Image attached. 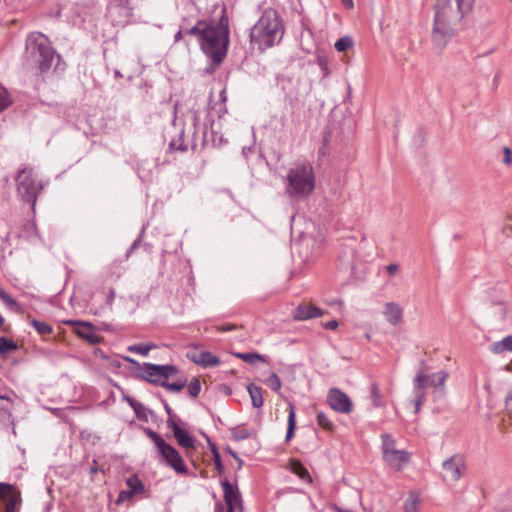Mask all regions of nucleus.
Wrapping results in <instances>:
<instances>
[{"label":"nucleus","instance_id":"1","mask_svg":"<svg viewBox=\"0 0 512 512\" xmlns=\"http://www.w3.org/2000/svg\"><path fill=\"white\" fill-rule=\"evenodd\" d=\"M475 0H438L432 29V41L443 48L455 36L458 26L474 8Z\"/></svg>","mask_w":512,"mask_h":512},{"label":"nucleus","instance_id":"2","mask_svg":"<svg viewBox=\"0 0 512 512\" xmlns=\"http://www.w3.org/2000/svg\"><path fill=\"white\" fill-rule=\"evenodd\" d=\"M228 17L225 9L217 24L209 22L199 43L203 53L214 65H219L225 58L229 44Z\"/></svg>","mask_w":512,"mask_h":512},{"label":"nucleus","instance_id":"3","mask_svg":"<svg viewBox=\"0 0 512 512\" xmlns=\"http://www.w3.org/2000/svg\"><path fill=\"white\" fill-rule=\"evenodd\" d=\"M23 58L26 64L37 67L39 74L47 73L55 60H61L48 37L38 31L27 35Z\"/></svg>","mask_w":512,"mask_h":512},{"label":"nucleus","instance_id":"4","mask_svg":"<svg viewBox=\"0 0 512 512\" xmlns=\"http://www.w3.org/2000/svg\"><path fill=\"white\" fill-rule=\"evenodd\" d=\"M283 34L284 27L278 13L273 9H268L251 28L250 43L262 52L278 44Z\"/></svg>","mask_w":512,"mask_h":512},{"label":"nucleus","instance_id":"5","mask_svg":"<svg viewBox=\"0 0 512 512\" xmlns=\"http://www.w3.org/2000/svg\"><path fill=\"white\" fill-rule=\"evenodd\" d=\"M285 193L295 199L308 198L315 189L316 179L312 164L308 161L295 163L286 175Z\"/></svg>","mask_w":512,"mask_h":512},{"label":"nucleus","instance_id":"6","mask_svg":"<svg viewBox=\"0 0 512 512\" xmlns=\"http://www.w3.org/2000/svg\"><path fill=\"white\" fill-rule=\"evenodd\" d=\"M448 376L449 374L444 370L429 375L426 374L423 369L418 370L413 379V402L415 405V412H419L428 387H432L434 389V393L438 394V396L443 394L444 385Z\"/></svg>","mask_w":512,"mask_h":512},{"label":"nucleus","instance_id":"7","mask_svg":"<svg viewBox=\"0 0 512 512\" xmlns=\"http://www.w3.org/2000/svg\"><path fill=\"white\" fill-rule=\"evenodd\" d=\"M16 184L18 195L34 208L37 196L44 188L43 183L36 182L31 168H24L18 172Z\"/></svg>","mask_w":512,"mask_h":512},{"label":"nucleus","instance_id":"8","mask_svg":"<svg viewBox=\"0 0 512 512\" xmlns=\"http://www.w3.org/2000/svg\"><path fill=\"white\" fill-rule=\"evenodd\" d=\"M147 434L157 447L166 464L179 474H187V468L179 452L173 446L166 443L161 435L155 431L148 429Z\"/></svg>","mask_w":512,"mask_h":512},{"label":"nucleus","instance_id":"9","mask_svg":"<svg viewBox=\"0 0 512 512\" xmlns=\"http://www.w3.org/2000/svg\"><path fill=\"white\" fill-rule=\"evenodd\" d=\"M382 451L384 460L395 470H401L409 462V454L405 450H397L393 438L388 434L382 435Z\"/></svg>","mask_w":512,"mask_h":512},{"label":"nucleus","instance_id":"10","mask_svg":"<svg viewBox=\"0 0 512 512\" xmlns=\"http://www.w3.org/2000/svg\"><path fill=\"white\" fill-rule=\"evenodd\" d=\"M0 504L4 506V512H16L21 504V493L13 485L0 483Z\"/></svg>","mask_w":512,"mask_h":512},{"label":"nucleus","instance_id":"11","mask_svg":"<svg viewBox=\"0 0 512 512\" xmlns=\"http://www.w3.org/2000/svg\"><path fill=\"white\" fill-rule=\"evenodd\" d=\"M327 402L331 409L341 414H349L353 410L349 396L338 388H331L328 391Z\"/></svg>","mask_w":512,"mask_h":512},{"label":"nucleus","instance_id":"12","mask_svg":"<svg viewBox=\"0 0 512 512\" xmlns=\"http://www.w3.org/2000/svg\"><path fill=\"white\" fill-rule=\"evenodd\" d=\"M127 489L122 490L116 500V504H121L136 496H142L146 493V488L137 475L130 476L126 480Z\"/></svg>","mask_w":512,"mask_h":512},{"label":"nucleus","instance_id":"13","mask_svg":"<svg viewBox=\"0 0 512 512\" xmlns=\"http://www.w3.org/2000/svg\"><path fill=\"white\" fill-rule=\"evenodd\" d=\"M65 323L74 327V332L88 343L97 344L100 342V337L91 323L78 320H68Z\"/></svg>","mask_w":512,"mask_h":512},{"label":"nucleus","instance_id":"14","mask_svg":"<svg viewBox=\"0 0 512 512\" xmlns=\"http://www.w3.org/2000/svg\"><path fill=\"white\" fill-rule=\"evenodd\" d=\"M464 464L458 457H451L443 462V479L448 483L458 481L463 473Z\"/></svg>","mask_w":512,"mask_h":512},{"label":"nucleus","instance_id":"15","mask_svg":"<svg viewBox=\"0 0 512 512\" xmlns=\"http://www.w3.org/2000/svg\"><path fill=\"white\" fill-rule=\"evenodd\" d=\"M188 359L204 368L216 367L220 364V359L209 351H192L187 353Z\"/></svg>","mask_w":512,"mask_h":512},{"label":"nucleus","instance_id":"16","mask_svg":"<svg viewBox=\"0 0 512 512\" xmlns=\"http://www.w3.org/2000/svg\"><path fill=\"white\" fill-rule=\"evenodd\" d=\"M168 426L173 430V435L177 443L186 449L195 447V439L183 428H181L171 418L167 421Z\"/></svg>","mask_w":512,"mask_h":512},{"label":"nucleus","instance_id":"17","mask_svg":"<svg viewBox=\"0 0 512 512\" xmlns=\"http://www.w3.org/2000/svg\"><path fill=\"white\" fill-rule=\"evenodd\" d=\"M209 22L207 20H197L194 25H190L189 20L185 18L182 20L183 31H185L186 36L195 37L197 42L200 43Z\"/></svg>","mask_w":512,"mask_h":512},{"label":"nucleus","instance_id":"18","mask_svg":"<svg viewBox=\"0 0 512 512\" xmlns=\"http://www.w3.org/2000/svg\"><path fill=\"white\" fill-rule=\"evenodd\" d=\"M221 486L224 493V500L227 506H240L241 496L238 488L232 485L227 479L221 481Z\"/></svg>","mask_w":512,"mask_h":512},{"label":"nucleus","instance_id":"19","mask_svg":"<svg viewBox=\"0 0 512 512\" xmlns=\"http://www.w3.org/2000/svg\"><path fill=\"white\" fill-rule=\"evenodd\" d=\"M383 315L389 324L396 326L403 320V309L396 302H388L385 304Z\"/></svg>","mask_w":512,"mask_h":512},{"label":"nucleus","instance_id":"20","mask_svg":"<svg viewBox=\"0 0 512 512\" xmlns=\"http://www.w3.org/2000/svg\"><path fill=\"white\" fill-rule=\"evenodd\" d=\"M323 314L322 310L309 305V304H303L299 305L294 313V318L297 320H307L311 318L319 317Z\"/></svg>","mask_w":512,"mask_h":512},{"label":"nucleus","instance_id":"21","mask_svg":"<svg viewBox=\"0 0 512 512\" xmlns=\"http://www.w3.org/2000/svg\"><path fill=\"white\" fill-rule=\"evenodd\" d=\"M489 350L494 354H501L505 351L512 352V335H508L500 341L491 343Z\"/></svg>","mask_w":512,"mask_h":512},{"label":"nucleus","instance_id":"22","mask_svg":"<svg viewBox=\"0 0 512 512\" xmlns=\"http://www.w3.org/2000/svg\"><path fill=\"white\" fill-rule=\"evenodd\" d=\"M153 367H158V365L151 363L144 364L143 378L150 383L161 385V382L164 381L162 373L160 374V372L153 370Z\"/></svg>","mask_w":512,"mask_h":512},{"label":"nucleus","instance_id":"23","mask_svg":"<svg viewBox=\"0 0 512 512\" xmlns=\"http://www.w3.org/2000/svg\"><path fill=\"white\" fill-rule=\"evenodd\" d=\"M339 267L344 270H352L354 268V251L346 249L339 255Z\"/></svg>","mask_w":512,"mask_h":512},{"label":"nucleus","instance_id":"24","mask_svg":"<svg viewBox=\"0 0 512 512\" xmlns=\"http://www.w3.org/2000/svg\"><path fill=\"white\" fill-rule=\"evenodd\" d=\"M421 502L420 493L418 491H410L408 498L404 503L405 512H417Z\"/></svg>","mask_w":512,"mask_h":512},{"label":"nucleus","instance_id":"25","mask_svg":"<svg viewBox=\"0 0 512 512\" xmlns=\"http://www.w3.org/2000/svg\"><path fill=\"white\" fill-rule=\"evenodd\" d=\"M247 390L249 392L253 407L260 408L263 406V395L262 389L253 384L248 385Z\"/></svg>","mask_w":512,"mask_h":512},{"label":"nucleus","instance_id":"26","mask_svg":"<svg viewBox=\"0 0 512 512\" xmlns=\"http://www.w3.org/2000/svg\"><path fill=\"white\" fill-rule=\"evenodd\" d=\"M291 470L294 474H296L303 481H306L307 483H312V478H311L308 470L303 466V464L301 462L293 461L291 463Z\"/></svg>","mask_w":512,"mask_h":512},{"label":"nucleus","instance_id":"27","mask_svg":"<svg viewBox=\"0 0 512 512\" xmlns=\"http://www.w3.org/2000/svg\"><path fill=\"white\" fill-rule=\"evenodd\" d=\"M230 432L235 441H243L251 436V432L244 425L233 427L230 429Z\"/></svg>","mask_w":512,"mask_h":512},{"label":"nucleus","instance_id":"28","mask_svg":"<svg viewBox=\"0 0 512 512\" xmlns=\"http://www.w3.org/2000/svg\"><path fill=\"white\" fill-rule=\"evenodd\" d=\"M296 427V414L295 408L292 404L289 405V415H288V427L286 433V441H289L293 435Z\"/></svg>","mask_w":512,"mask_h":512},{"label":"nucleus","instance_id":"29","mask_svg":"<svg viewBox=\"0 0 512 512\" xmlns=\"http://www.w3.org/2000/svg\"><path fill=\"white\" fill-rule=\"evenodd\" d=\"M0 299L12 311L19 312L21 310L18 302L12 298L5 290L0 288Z\"/></svg>","mask_w":512,"mask_h":512},{"label":"nucleus","instance_id":"30","mask_svg":"<svg viewBox=\"0 0 512 512\" xmlns=\"http://www.w3.org/2000/svg\"><path fill=\"white\" fill-rule=\"evenodd\" d=\"M316 421L317 424L324 430L334 431L335 429L334 423L328 418V416L324 412H317Z\"/></svg>","mask_w":512,"mask_h":512},{"label":"nucleus","instance_id":"31","mask_svg":"<svg viewBox=\"0 0 512 512\" xmlns=\"http://www.w3.org/2000/svg\"><path fill=\"white\" fill-rule=\"evenodd\" d=\"M235 356L243 361H245L246 363H249V364H256L257 361H265L264 360V357L262 355H260L259 353H256V352H251V353H236Z\"/></svg>","mask_w":512,"mask_h":512},{"label":"nucleus","instance_id":"32","mask_svg":"<svg viewBox=\"0 0 512 512\" xmlns=\"http://www.w3.org/2000/svg\"><path fill=\"white\" fill-rule=\"evenodd\" d=\"M31 325L40 335H49L53 332V328L46 322L33 319Z\"/></svg>","mask_w":512,"mask_h":512},{"label":"nucleus","instance_id":"33","mask_svg":"<svg viewBox=\"0 0 512 512\" xmlns=\"http://www.w3.org/2000/svg\"><path fill=\"white\" fill-rule=\"evenodd\" d=\"M370 399L374 407L383 406L382 395L377 384L372 383L370 386Z\"/></svg>","mask_w":512,"mask_h":512},{"label":"nucleus","instance_id":"34","mask_svg":"<svg viewBox=\"0 0 512 512\" xmlns=\"http://www.w3.org/2000/svg\"><path fill=\"white\" fill-rule=\"evenodd\" d=\"M353 44H354V42H353L352 37L344 36V37L339 38L335 42L334 47L338 52H344V51L348 50L349 48H351L353 46Z\"/></svg>","mask_w":512,"mask_h":512},{"label":"nucleus","instance_id":"35","mask_svg":"<svg viewBox=\"0 0 512 512\" xmlns=\"http://www.w3.org/2000/svg\"><path fill=\"white\" fill-rule=\"evenodd\" d=\"M266 385L273 391L279 392L282 387V382L276 373H271L270 376L265 380Z\"/></svg>","mask_w":512,"mask_h":512},{"label":"nucleus","instance_id":"36","mask_svg":"<svg viewBox=\"0 0 512 512\" xmlns=\"http://www.w3.org/2000/svg\"><path fill=\"white\" fill-rule=\"evenodd\" d=\"M155 371L162 373V377L164 380H167L169 376L174 375L177 372V368L174 365H158V367L152 368Z\"/></svg>","mask_w":512,"mask_h":512},{"label":"nucleus","instance_id":"37","mask_svg":"<svg viewBox=\"0 0 512 512\" xmlns=\"http://www.w3.org/2000/svg\"><path fill=\"white\" fill-rule=\"evenodd\" d=\"M17 345L6 337H0V354H6L12 350H15Z\"/></svg>","mask_w":512,"mask_h":512},{"label":"nucleus","instance_id":"38","mask_svg":"<svg viewBox=\"0 0 512 512\" xmlns=\"http://www.w3.org/2000/svg\"><path fill=\"white\" fill-rule=\"evenodd\" d=\"M11 104V99L8 94V91L5 87L0 85V112L8 108Z\"/></svg>","mask_w":512,"mask_h":512},{"label":"nucleus","instance_id":"39","mask_svg":"<svg viewBox=\"0 0 512 512\" xmlns=\"http://www.w3.org/2000/svg\"><path fill=\"white\" fill-rule=\"evenodd\" d=\"M186 381L168 383L166 380L161 382V386L170 392H179L185 387Z\"/></svg>","mask_w":512,"mask_h":512},{"label":"nucleus","instance_id":"40","mask_svg":"<svg viewBox=\"0 0 512 512\" xmlns=\"http://www.w3.org/2000/svg\"><path fill=\"white\" fill-rule=\"evenodd\" d=\"M201 391V383L198 378H193L188 385V392L191 397H197Z\"/></svg>","mask_w":512,"mask_h":512},{"label":"nucleus","instance_id":"41","mask_svg":"<svg viewBox=\"0 0 512 512\" xmlns=\"http://www.w3.org/2000/svg\"><path fill=\"white\" fill-rule=\"evenodd\" d=\"M212 454L215 468L219 474L224 472V467L221 461V456L215 445L212 446Z\"/></svg>","mask_w":512,"mask_h":512},{"label":"nucleus","instance_id":"42","mask_svg":"<svg viewBox=\"0 0 512 512\" xmlns=\"http://www.w3.org/2000/svg\"><path fill=\"white\" fill-rule=\"evenodd\" d=\"M151 349H152L151 345H145V344H135V345L129 347V351L141 354L143 356H146Z\"/></svg>","mask_w":512,"mask_h":512},{"label":"nucleus","instance_id":"43","mask_svg":"<svg viewBox=\"0 0 512 512\" xmlns=\"http://www.w3.org/2000/svg\"><path fill=\"white\" fill-rule=\"evenodd\" d=\"M503 163L507 166L512 164V151L509 147L503 148Z\"/></svg>","mask_w":512,"mask_h":512},{"label":"nucleus","instance_id":"44","mask_svg":"<svg viewBox=\"0 0 512 512\" xmlns=\"http://www.w3.org/2000/svg\"><path fill=\"white\" fill-rule=\"evenodd\" d=\"M212 109L216 110L219 118H222L227 113V107L225 103H217L214 107H212Z\"/></svg>","mask_w":512,"mask_h":512},{"label":"nucleus","instance_id":"45","mask_svg":"<svg viewBox=\"0 0 512 512\" xmlns=\"http://www.w3.org/2000/svg\"><path fill=\"white\" fill-rule=\"evenodd\" d=\"M505 406L506 410L509 414H512V388L507 393V396L505 398Z\"/></svg>","mask_w":512,"mask_h":512},{"label":"nucleus","instance_id":"46","mask_svg":"<svg viewBox=\"0 0 512 512\" xmlns=\"http://www.w3.org/2000/svg\"><path fill=\"white\" fill-rule=\"evenodd\" d=\"M338 321L337 320H330L323 324V327L328 330H335L338 327Z\"/></svg>","mask_w":512,"mask_h":512},{"label":"nucleus","instance_id":"47","mask_svg":"<svg viewBox=\"0 0 512 512\" xmlns=\"http://www.w3.org/2000/svg\"><path fill=\"white\" fill-rule=\"evenodd\" d=\"M185 31H183V24H180L179 31L174 36V42H179L181 39L185 37Z\"/></svg>","mask_w":512,"mask_h":512},{"label":"nucleus","instance_id":"48","mask_svg":"<svg viewBox=\"0 0 512 512\" xmlns=\"http://www.w3.org/2000/svg\"><path fill=\"white\" fill-rule=\"evenodd\" d=\"M387 271L390 275H394L399 271V266L397 264H389L387 266Z\"/></svg>","mask_w":512,"mask_h":512},{"label":"nucleus","instance_id":"49","mask_svg":"<svg viewBox=\"0 0 512 512\" xmlns=\"http://www.w3.org/2000/svg\"><path fill=\"white\" fill-rule=\"evenodd\" d=\"M128 402L130 406L135 410V412H138V409L143 407L141 403L137 402L134 399H129Z\"/></svg>","mask_w":512,"mask_h":512},{"label":"nucleus","instance_id":"50","mask_svg":"<svg viewBox=\"0 0 512 512\" xmlns=\"http://www.w3.org/2000/svg\"><path fill=\"white\" fill-rule=\"evenodd\" d=\"M114 298H115V292H114V290H113V289H110V290H109V294H108V296H107V304H108L109 306H111V305H112Z\"/></svg>","mask_w":512,"mask_h":512},{"label":"nucleus","instance_id":"51","mask_svg":"<svg viewBox=\"0 0 512 512\" xmlns=\"http://www.w3.org/2000/svg\"><path fill=\"white\" fill-rule=\"evenodd\" d=\"M141 243V237H138L131 245L129 252L131 253L133 250H135Z\"/></svg>","mask_w":512,"mask_h":512},{"label":"nucleus","instance_id":"52","mask_svg":"<svg viewBox=\"0 0 512 512\" xmlns=\"http://www.w3.org/2000/svg\"><path fill=\"white\" fill-rule=\"evenodd\" d=\"M219 97H220V101H219V103H225V104H226L227 96H226V91H225V90H222V91L220 92Z\"/></svg>","mask_w":512,"mask_h":512},{"label":"nucleus","instance_id":"53","mask_svg":"<svg viewBox=\"0 0 512 512\" xmlns=\"http://www.w3.org/2000/svg\"><path fill=\"white\" fill-rule=\"evenodd\" d=\"M233 329H235V326L234 325H230V324L229 325H223V326H221L219 328V330L223 331V332L230 331V330H233Z\"/></svg>","mask_w":512,"mask_h":512},{"label":"nucleus","instance_id":"54","mask_svg":"<svg viewBox=\"0 0 512 512\" xmlns=\"http://www.w3.org/2000/svg\"><path fill=\"white\" fill-rule=\"evenodd\" d=\"M204 126H205V128H204V131H203V145H206L207 142H208V140H207V128H208V126H207L206 123H205Z\"/></svg>","mask_w":512,"mask_h":512},{"label":"nucleus","instance_id":"55","mask_svg":"<svg viewBox=\"0 0 512 512\" xmlns=\"http://www.w3.org/2000/svg\"><path fill=\"white\" fill-rule=\"evenodd\" d=\"M229 453L237 459V461L239 462V466L238 468H241V465H242V460L237 456V454L235 452H233L232 450H229Z\"/></svg>","mask_w":512,"mask_h":512},{"label":"nucleus","instance_id":"56","mask_svg":"<svg viewBox=\"0 0 512 512\" xmlns=\"http://www.w3.org/2000/svg\"><path fill=\"white\" fill-rule=\"evenodd\" d=\"M198 121H199L198 115L194 112V114H193V125H194L195 129L197 128Z\"/></svg>","mask_w":512,"mask_h":512},{"label":"nucleus","instance_id":"57","mask_svg":"<svg viewBox=\"0 0 512 512\" xmlns=\"http://www.w3.org/2000/svg\"><path fill=\"white\" fill-rule=\"evenodd\" d=\"M343 4L348 7H353V0H342Z\"/></svg>","mask_w":512,"mask_h":512},{"label":"nucleus","instance_id":"58","mask_svg":"<svg viewBox=\"0 0 512 512\" xmlns=\"http://www.w3.org/2000/svg\"><path fill=\"white\" fill-rule=\"evenodd\" d=\"M164 407H165V411L167 412V414L171 417L172 409L170 408V406L167 403H165Z\"/></svg>","mask_w":512,"mask_h":512},{"label":"nucleus","instance_id":"59","mask_svg":"<svg viewBox=\"0 0 512 512\" xmlns=\"http://www.w3.org/2000/svg\"><path fill=\"white\" fill-rule=\"evenodd\" d=\"M237 506H227V512H234V509L236 508Z\"/></svg>","mask_w":512,"mask_h":512},{"label":"nucleus","instance_id":"60","mask_svg":"<svg viewBox=\"0 0 512 512\" xmlns=\"http://www.w3.org/2000/svg\"><path fill=\"white\" fill-rule=\"evenodd\" d=\"M214 120H209L210 128L213 129Z\"/></svg>","mask_w":512,"mask_h":512},{"label":"nucleus","instance_id":"61","mask_svg":"<svg viewBox=\"0 0 512 512\" xmlns=\"http://www.w3.org/2000/svg\"><path fill=\"white\" fill-rule=\"evenodd\" d=\"M4 324V319L3 317L0 315V327Z\"/></svg>","mask_w":512,"mask_h":512},{"label":"nucleus","instance_id":"62","mask_svg":"<svg viewBox=\"0 0 512 512\" xmlns=\"http://www.w3.org/2000/svg\"><path fill=\"white\" fill-rule=\"evenodd\" d=\"M498 82V75L495 76L494 78V83Z\"/></svg>","mask_w":512,"mask_h":512},{"label":"nucleus","instance_id":"63","mask_svg":"<svg viewBox=\"0 0 512 512\" xmlns=\"http://www.w3.org/2000/svg\"><path fill=\"white\" fill-rule=\"evenodd\" d=\"M366 339L370 340V335L369 334H366Z\"/></svg>","mask_w":512,"mask_h":512},{"label":"nucleus","instance_id":"64","mask_svg":"<svg viewBox=\"0 0 512 512\" xmlns=\"http://www.w3.org/2000/svg\"><path fill=\"white\" fill-rule=\"evenodd\" d=\"M96 471V468H91V473H94Z\"/></svg>","mask_w":512,"mask_h":512}]
</instances>
